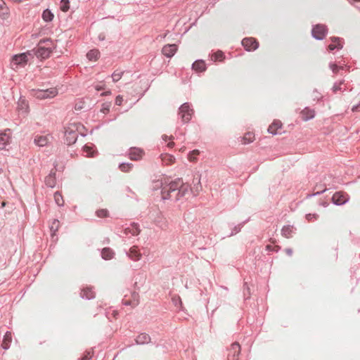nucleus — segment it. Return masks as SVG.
I'll return each mask as SVG.
<instances>
[{"label":"nucleus","instance_id":"1","mask_svg":"<svg viewBox=\"0 0 360 360\" xmlns=\"http://www.w3.org/2000/svg\"><path fill=\"white\" fill-rule=\"evenodd\" d=\"M188 189V185L184 184L181 179H176L163 187L162 198L164 200L170 199L172 198V193H174V199L177 200L185 195Z\"/></svg>","mask_w":360,"mask_h":360},{"label":"nucleus","instance_id":"2","mask_svg":"<svg viewBox=\"0 0 360 360\" xmlns=\"http://www.w3.org/2000/svg\"><path fill=\"white\" fill-rule=\"evenodd\" d=\"M55 48L56 45L51 39H41L37 45L34 54L39 58L46 59L50 56Z\"/></svg>","mask_w":360,"mask_h":360},{"label":"nucleus","instance_id":"3","mask_svg":"<svg viewBox=\"0 0 360 360\" xmlns=\"http://www.w3.org/2000/svg\"><path fill=\"white\" fill-rule=\"evenodd\" d=\"M81 125L78 123H70L65 129V138L67 145L75 143L77 139V131Z\"/></svg>","mask_w":360,"mask_h":360},{"label":"nucleus","instance_id":"4","mask_svg":"<svg viewBox=\"0 0 360 360\" xmlns=\"http://www.w3.org/2000/svg\"><path fill=\"white\" fill-rule=\"evenodd\" d=\"M29 52L14 55L11 59V68L17 70L19 68L25 67L29 60Z\"/></svg>","mask_w":360,"mask_h":360},{"label":"nucleus","instance_id":"5","mask_svg":"<svg viewBox=\"0 0 360 360\" xmlns=\"http://www.w3.org/2000/svg\"><path fill=\"white\" fill-rule=\"evenodd\" d=\"M58 90L56 88H50L48 89H32V95L37 99L52 98L56 96Z\"/></svg>","mask_w":360,"mask_h":360},{"label":"nucleus","instance_id":"6","mask_svg":"<svg viewBox=\"0 0 360 360\" xmlns=\"http://www.w3.org/2000/svg\"><path fill=\"white\" fill-rule=\"evenodd\" d=\"M193 110L190 108L189 105L186 103L179 108V115L184 122H188L192 117Z\"/></svg>","mask_w":360,"mask_h":360},{"label":"nucleus","instance_id":"7","mask_svg":"<svg viewBox=\"0 0 360 360\" xmlns=\"http://www.w3.org/2000/svg\"><path fill=\"white\" fill-rule=\"evenodd\" d=\"M328 32V29L324 25H316L312 29V35L317 39H323Z\"/></svg>","mask_w":360,"mask_h":360},{"label":"nucleus","instance_id":"8","mask_svg":"<svg viewBox=\"0 0 360 360\" xmlns=\"http://www.w3.org/2000/svg\"><path fill=\"white\" fill-rule=\"evenodd\" d=\"M242 45L248 51L256 50L259 46V42L253 37H247L242 40Z\"/></svg>","mask_w":360,"mask_h":360},{"label":"nucleus","instance_id":"9","mask_svg":"<svg viewBox=\"0 0 360 360\" xmlns=\"http://www.w3.org/2000/svg\"><path fill=\"white\" fill-rule=\"evenodd\" d=\"M122 303L126 306L135 307L139 303V295L136 292H133L131 293L130 297H127V296L125 295L122 300Z\"/></svg>","mask_w":360,"mask_h":360},{"label":"nucleus","instance_id":"10","mask_svg":"<svg viewBox=\"0 0 360 360\" xmlns=\"http://www.w3.org/2000/svg\"><path fill=\"white\" fill-rule=\"evenodd\" d=\"M52 139L53 136L51 134L37 135L34 137V142L37 146L44 147L51 143Z\"/></svg>","mask_w":360,"mask_h":360},{"label":"nucleus","instance_id":"11","mask_svg":"<svg viewBox=\"0 0 360 360\" xmlns=\"http://www.w3.org/2000/svg\"><path fill=\"white\" fill-rule=\"evenodd\" d=\"M240 352V346L238 342H234L231 345L228 354V360H238Z\"/></svg>","mask_w":360,"mask_h":360},{"label":"nucleus","instance_id":"12","mask_svg":"<svg viewBox=\"0 0 360 360\" xmlns=\"http://www.w3.org/2000/svg\"><path fill=\"white\" fill-rule=\"evenodd\" d=\"M145 153L143 149L140 148L133 147L129 150V158L131 160L137 161L143 158Z\"/></svg>","mask_w":360,"mask_h":360},{"label":"nucleus","instance_id":"13","mask_svg":"<svg viewBox=\"0 0 360 360\" xmlns=\"http://www.w3.org/2000/svg\"><path fill=\"white\" fill-rule=\"evenodd\" d=\"M348 195L343 191L336 192L335 193L333 194L332 197V201L333 202V203L338 205L345 204L348 200Z\"/></svg>","mask_w":360,"mask_h":360},{"label":"nucleus","instance_id":"14","mask_svg":"<svg viewBox=\"0 0 360 360\" xmlns=\"http://www.w3.org/2000/svg\"><path fill=\"white\" fill-rule=\"evenodd\" d=\"M11 136L10 129H6L0 131V150L5 148V147L10 143Z\"/></svg>","mask_w":360,"mask_h":360},{"label":"nucleus","instance_id":"15","mask_svg":"<svg viewBox=\"0 0 360 360\" xmlns=\"http://www.w3.org/2000/svg\"><path fill=\"white\" fill-rule=\"evenodd\" d=\"M283 127V123L279 120H274L268 127V132L272 135L279 134V130Z\"/></svg>","mask_w":360,"mask_h":360},{"label":"nucleus","instance_id":"16","mask_svg":"<svg viewBox=\"0 0 360 360\" xmlns=\"http://www.w3.org/2000/svg\"><path fill=\"white\" fill-rule=\"evenodd\" d=\"M178 48L176 44H167L165 45L162 49V53L167 58L172 57L177 51Z\"/></svg>","mask_w":360,"mask_h":360},{"label":"nucleus","instance_id":"17","mask_svg":"<svg viewBox=\"0 0 360 360\" xmlns=\"http://www.w3.org/2000/svg\"><path fill=\"white\" fill-rule=\"evenodd\" d=\"M160 158L163 166H170L174 165L176 162L174 156L167 153L160 154Z\"/></svg>","mask_w":360,"mask_h":360},{"label":"nucleus","instance_id":"18","mask_svg":"<svg viewBox=\"0 0 360 360\" xmlns=\"http://www.w3.org/2000/svg\"><path fill=\"white\" fill-rule=\"evenodd\" d=\"M331 44L328 45V50L333 51L335 49H342L343 47L342 41L341 39L338 37H331Z\"/></svg>","mask_w":360,"mask_h":360},{"label":"nucleus","instance_id":"19","mask_svg":"<svg viewBox=\"0 0 360 360\" xmlns=\"http://www.w3.org/2000/svg\"><path fill=\"white\" fill-rule=\"evenodd\" d=\"M302 120L307 121L315 116V111L312 109L305 108L300 112Z\"/></svg>","mask_w":360,"mask_h":360},{"label":"nucleus","instance_id":"20","mask_svg":"<svg viewBox=\"0 0 360 360\" xmlns=\"http://www.w3.org/2000/svg\"><path fill=\"white\" fill-rule=\"evenodd\" d=\"M128 256L134 261H138L141 257V254L137 246H133L130 248Z\"/></svg>","mask_w":360,"mask_h":360},{"label":"nucleus","instance_id":"21","mask_svg":"<svg viewBox=\"0 0 360 360\" xmlns=\"http://www.w3.org/2000/svg\"><path fill=\"white\" fill-rule=\"evenodd\" d=\"M135 341L138 345L148 344L150 341V337L147 333H141L136 337Z\"/></svg>","mask_w":360,"mask_h":360},{"label":"nucleus","instance_id":"22","mask_svg":"<svg viewBox=\"0 0 360 360\" xmlns=\"http://www.w3.org/2000/svg\"><path fill=\"white\" fill-rule=\"evenodd\" d=\"M192 68L195 72H204L206 70V65L204 60H198L193 63Z\"/></svg>","mask_w":360,"mask_h":360},{"label":"nucleus","instance_id":"23","mask_svg":"<svg viewBox=\"0 0 360 360\" xmlns=\"http://www.w3.org/2000/svg\"><path fill=\"white\" fill-rule=\"evenodd\" d=\"M255 134L252 131H248L243 135L241 142L243 144L246 145L252 143L255 141Z\"/></svg>","mask_w":360,"mask_h":360},{"label":"nucleus","instance_id":"24","mask_svg":"<svg viewBox=\"0 0 360 360\" xmlns=\"http://www.w3.org/2000/svg\"><path fill=\"white\" fill-rule=\"evenodd\" d=\"M139 233H140L139 227L137 224H136L134 223L131 224L129 227H127L124 229L125 234L131 233L133 236H137L139 234Z\"/></svg>","mask_w":360,"mask_h":360},{"label":"nucleus","instance_id":"25","mask_svg":"<svg viewBox=\"0 0 360 360\" xmlns=\"http://www.w3.org/2000/svg\"><path fill=\"white\" fill-rule=\"evenodd\" d=\"M11 341H12L11 333L8 331L6 333V334L4 337V339H3V341L1 343L2 347L4 349H8L10 347V344H11Z\"/></svg>","mask_w":360,"mask_h":360},{"label":"nucleus","instance_id":"26","mask_svg":"<svg viewBox=\"0 0 360 360\" xmlns=\"http://www.w3.org/2000/svg\"><path fill=\"white\" fill-rule=\"evenodd\" d=\"M86 57L91 61H96L100 57V52L98 49L90 50L87 53Z\"/></svg>","mask_w":360,"mask_h":360},{"label":"nucleus","instance_id":"27","mask_svg":"<svg viewBox=\"0 0 360 360\" xmlns=\"http://www.w3.org/2000/svg\"><path fill=\"white\" fill-rule=\"evenodd\" d=\"M81 296L83 298L90 300L94 297L95 293L91 288H85L82 290Z\"/></svg>","mask_w":360,"mask_h":360},{"label":"nucleus","instance_id":"28","mask_svg":"<svg viewBox=\"0 0 360 360\" xmlns=\"http://www.w3.org/2000/svg\"><path fill=\"white\" fill-rule=\"evenodd\" d=\"M101 256L104 259H111L114 256V252L109 248H104L102 250Z\"/></svg>","mask_w":360,"mask_h":360},{"label":"nucleus","instance_id":"29","mask_svg":"<svg viewBox=\"0 0 360 360\" xmlns=\"http://www.w3.org/2000/svg\"><path fill=\"white\" fill-rule=\"evenodd\" d=\"M83 150L86 153V156L88 158L94 157L97 151L94 149L92 146L85 145L83 147Z\"/></svg>","mask_w":360,"mask_h":360},{"label":"nucleus","instance_id":"30","mask_svg":"<svg viewBox=\"0 0 360 360\" xmlns=\"http://www.w3.org/2000/svg\"><path fill=\"white\" fill-rule=\"evenodd\" d=\"M53 13L49 9L44 10L42 13V19L45 22H51L53 19Z\"/></svg>","mask_w":360,"mask_h":360},{"label":"nucleus","instance_id":"31","mask_svg":"<svg viewBox=\"0 0 360 360\" xmlns=\"http://www.w3.org/2000/svg\"><path fill=\"white\" fill-rule=\"evenodd\" d=\"M211 58L214 61H222L225 58V56L222 51H218L212 55Z\"/></svg>","mask_w":360,"mask_h":360},{"label":"nucleus","instance_id":"32","mask_svg":"<svg viewBox=\"0 0 360 360\" xmlns=\"http://www.w3.org/2000/svg\"><path fill=\"white\" fill-rule=\"evenodd\" d=\"M124 72L120 70H115L112 75V79L114 82H117L121 79Z\"/></svg>","mask_w":360,"mask_h":360},{"label":"nucleus","instance_id":"33","mask_svg":"<svg viewBox=\"0 0 360 360\" xmlns=\"http://www.w3.org/2000/svg\"><path fill=\"white\" fill-rule=\"evenodd\" d=\"M200 154V152L198 150H193V151L190 152L188 155V159L191 162H195L197 160V156Z\"/></svg>","mask_w":360,"mask_h":360},{"label":"nucleus","instance_id":"34","mask_svg":"<svg viewBox=\"0 0 360 360\" xmlns=\"http://www.w3.org/2000/svg\"><path fill=\"white\" fill-rule=\"evenodd\" d=\"M70 8L69 0H61L60 1V10L63 12H67Z\"/></svg>","mask_w":360,"mask_h":360},{"label":"nucleus","instance_id":"35","mask_svg":"<svg viewBox=\"0 0 360 360\" xmlns=\"http://www.w3.org/2000/svg\"><path fill=\"white\" fill-rule=\"evenodd\" d=\"M133 165L131 163H122L120 165V169L123 172H127L131 169Z\"/></svg>","mask_w":360,"mask_h":360},{"label":"nucleus","instance_id":"36","mask_svg":"<svg viewBox=\"0 0 360 360\" xmlns=\"http://www.w3.org/2000/svg\"><path fill=\"white\" fill-rule=\"evenodd\" d=\"M54 199H55L56 202L58 204V205L61 206L63 205L64 201L63 199V196L61 195L60 193H59L58 192L55 193Z\"/></svg>","mask_w":360,"mask_h":360},{"label":"nucleus","instance_id":"37","mask_svg":"<svg viewBox=\"0 0 360 360\" xmlns=\"http://www.w3.org/2000/svg\"><path fill=\"white\" fill-rule=\"evenodd\" d=\"M97 217L104 218L108 217V211L106 209H100L96 212Z\"/></svg>","mask_w":360,"mask_h":360},{"label":"nucleus","instance_id":"38","mask_svg":"<svg viewBox=\"0 0 360 360\" xmlns=\"http://www.w3.org/2000/svg\"><path fill=\"white\" fill-rule=\"evenodd\" d=\"M342 84H343L342 81L338 84H335L332 88L333 93L336 94V93H338V91H344L345 89L342 90Z\"/></svg>","mask_w":360,"mask_h":360},{"label":"nucleus","instance_id":"39","mask_svg":"<svg viewBox=\"0 0 360 360\" xmlns=\"http://www.w3.org/2000/svg\"><path fill=\"white\" fill-rule=\"evenodd\" d=\"M59 225H60L59 221H58L56 219H54L53 221L51 226V231L53 232V234L55 233L56 231H58V229L59 228Z\"/></svg>","mask_w":360,"mask_h":360},{"label":"nucleus","instance_id":"40","mask_svg":"<svg viewBox=\"0 0 360 360\" xmlns=\"http://www.w3.org/2000/svg\"><path fill=\"white\" fill-rule=\"evenodd\" d=\"M1 8L2 9V12L0 14V17L4 20L7 19L10 15L8 9L7 8Z\"/></svg>","mask_w":360,"mask_h":360},{"label":"nucleus","instance_id":"41","mask_svg":"<svg viewBox=\"0 0 360 360\" xmlns=\"http://www.w3.org/2000/svg\"><path fill=\"white\" fill-rule=\"evenodd\" d=\"M93 356L92 351H86L80 360H90Z\"/></svg>","mask_w":360,"mask_h":360},{"label":"nucleus","instance_id":"42","mask_svg":"<svg viewBox=\"0 0 360 360\" xmlns=\"http://www.w3.org/2000/svg\"><path fill=\"white\" fill-rule=\"evenodd\" d=\"M111 104L110 103H104L103 105H102V108L101 109V111L104 113V114H106L108 113L109 111H110V107Z\"/></svg>","mask_w":360,"mask_h":360},{"label":"nucleus","instance_id":"43","mask_svg":"<svg viewBox=\"0 0 360 360\" xmlns=\"http://www.w3.org/2000/svg\"><path fill=\"white\" fill-rule=\"evenodd\" d=\"M290 232H291V228L289 226H285L282 229L283 234L286 237L290 236Z\"/></svg>","mask_w":360,"mask_h":360},{"label":"nucleus","instance_id":"44","mask_svg":"<svg viewBox=\"0 0 360 360\" xmlns=\"http://www.w3.org/2000/svg\"><path fill=\"white\" fill-rule=\"evenodd\" d=\"M18 105L19 107L20 106L22 109L24 110V112H27V110H28V105L27 103L22 101H20L19 103H18Z\"/></svg>","mask_w":360,"mask_h":360},{"label":"nucleus","instance_id":"45","mask_svg":"<svg viewBox=\"0 0 360 360\" xmlns=\"http://www.w3.org/2000/svg\"><path fill=\"white\" fill-rule=\"evenodd\" d=\"M330 68L334 73H337L339 70L342 69L343 68L341 66H338L336 64H331Z\"/></svg>","mask_w":360,"mask_h":360},{"label":"nucleus","instance_id":"46","mask_svg":"<svg viewBox=\"0 0 360 360\" xmlns=\"http://www.w3.org/2000/svg\"><path fill=\"white\" fill-rule=\"evenodd\" d=\"M123 101V98L122 96L119 95L115 98V104L117 105H121Z\"/></svg>","mask_w":360,"mask_h":360},{"label":"nucleus","instance_id":"47","mask_svg":"<svg viewBox=\"0 0 360 360\" xmlns=\"http://www.w3.org/2000/svg\"><path fill=\"white\" fill-rule=\"evenodd\" d=\"M95 89L96 91H101L105 89L104 84H98L95 86Z\"/></svg>","mask_w":360,"mask_h":360},{"label":"nucleus","instance_id":"48","mask_svg":"<svg viewBox=\"0 0 360 360\" xmlns=\"http://www.w3.org/2000/svg\"><path fill=\"white\" fill-rule=\"evenodd\" d=\"M306 217L309 221H312L313 219H317V216L316 214H307L306 216Z\"/></svg>","mask_w":360,"mask_h":360},{"label":"nucleus","instance_id":"49","mask_svg":"<svg viewBox=\"0 0 360 360\" xmlns=\"http://www.w3.org/2000/svg\"><path fill=\"white\" fill-rule=\"evenodd\" d=\"M352 111H360V101L359 103L356 105H354L352 108Z\"/></svg>","mask_w":360,"mask_h":360},{"label":"nucleus","instance_id":"50","mask_svg":"<svg viewBox=\"0 0 360 360\" xmlns=\"http://www.w3.org/2000/svg\"><path fill=\"white\" fill-rule=\"evenodd\" d=\"M162 137V139L165 141H167L168 139L172 140L174 139L173 136H168L167 135H163Z\"/></svg>","mask_w":360,"mask_h":360},{"label":"nucleus","instance_id":"51","mask_svg":"<svg viewBox=\"0 0 360 360\" xmlns=\"http://www.w3.org/2000/svg\"><path fill=\"white\" fill-rule=\"evenodd\" d=\"M285 251L289 256H291L292 255V250L290 248H288Z\"/></svg>","mask_w":360,"mask_h":360},{"label":"nucleus","instance_id":"52","mask_svg":"<svg viewBox=\"0 0 360 360\" xmlns=\"http://www.w3.org/2000/svg\"><path fill=\"white\" fill-rule=\"evenodd\" d=\"M155 188H158L159 186H162V183L160 181H157L155 182Z\"/></svg>","mask_w":360,"mask_h":360},{"label":"nucleus","instance_id":"53","mask_svg":"<svg viewBox=\"0 0 360 360\" xmlns=\"http://www.w3.org/2000/svg\"><path fill=\"white\" fill-rule=\"evenodd\" d=\"M110 94H111V91H105V92L102 93L101 94V96H108V95H110Z\"/></svg>","mask_w":360,"mask_h":360},{"label":"nucleus","instance_id":"54","mask_svg":"<svg viewBox=\"0 0 360 360\" xmlns=\"http://www.w3.org/2000/svg\"><path fill=\"white\" fill-rule=\"evenodd\" d=\"M174 146V143L173 141H170L167 144V147H169V148H173Z\"/></svg>","mask_w":360,"mask_h":360},{"label":"nucleus","instance_id":"55","mask_svg":"<svg viewBox=\"0 0 360 360\" xmlns=\"http://www.w3.org/2000/svg\"><path fill=\"white\" fill-rule=\"evenodd\" d=\"M4 5V2L3 0H0V8H2V6Z\"/></svg>","mask_w":360,"mask_h":360},{"label":"nucleus","instance_id":"56","mask_svg":"<svg viewBox=\"0 0 360 360\" xmlns=\"http://www.w3.org/2000/svg\"><path fill=\"white\" fill-rule=\"evenodd\" d=\"M266 248H267L268 250H271V247L270 245H267V246H266Z\"/></svg>","mask_w":360,"mask_h":360}]
</instances>
